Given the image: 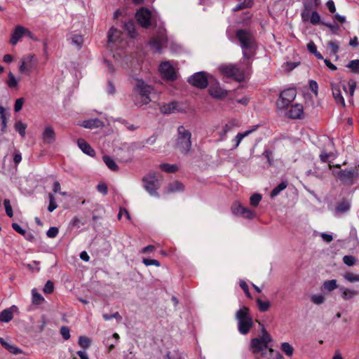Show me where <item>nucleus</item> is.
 <instances>
[{"label":"nucleus","mask_w":359,"mask_h":359,"mask_svg":"<svg viewBox=\"0 0 359 359\" xmlns=\"http://www.w3.org/2000/svg\"><path fill=\"white\" fill-rule=\"evenodd\" d=\"M153 90V88L146 84L144 81L137 80L132 95L135 104L140 107L149 104L151 102L150 95Z\"/></svg>","instance_id":"nucleus-1"},{"label":"nucleus","mask_w":359,"mask_h":359,"mask_svg":"<svg viewBox=\"0 0 359 359\" xmlns=\"http://www.w3.org/2000/svg\"><path fill=\"white\" fill-rule=\"evenodd\" d=\"M348 91L347 90V88L346 85L341 84V83H332L331 84V89L333 97L337 102V104L340 105L342 107H346L345 100L341 95V88H342L343 90L346 93L349 94L350 96V100L349 102H353V97L354 95V92L356 88V82L353 80H349L348 82Z\"/></svg>","instance_id":"nucleus-2"},{"label":"nucleus","mask_w":359,"mask_h":359,"mask_svg":"<svg viewBox=\"0 0 359 359\" xmlns=\"http://www.w3.org/2000/svg\"><path fill=\"white\" fill-rule=\"evenodd\" d=\"M236 37L241 44L244 57L250 58L255 52V40L252 34L245 30L240 29L236 32Z\"/></svg>","instance_id":"nucleus-3"},{"label":"nucleus","mask_w":359,"mask_h":359,"mask_svg":"<svg viewBox=\"0 0 359 359\" xmlns=\"http://www.w3.org/2000/svg\"><path fill=\"white\" fill-rule=\"evenodd\" d=\"M39 60L33 53L23 55L20 61L19 72L20 74L29 76L33 72H37Z\"/></svg>","instance_id":"nucleus-4"},{"label":"nucleus","mask_w":359,"mask_h":359,"mask_svg":"<svg viewBox=\"0 0 359 359\" xmlns=\"http://www.w3.org/2000/svg\"><path fill=\"white\" fill-rule=\"evenodd\" d=\"M238 320V329L241 334H246L252 327V318L249 314V309L243 306L236 314Z\"/></svg>","instance_id":"nucleus-5"},{"label":"nucleus","mask_w":359,"mask_h":359,"mask_svg":"<svg viewBox=\"0 0 359 359\" xmlns=\"http://www.w3.org/2000/svg\"><path fill=\"white\" fill-rule=\"evenodd\" d=\"M191 133L189 130H187L183 126L178 128L176 148L181 153L187 154L189 152L191 147Z\"/></svg>","instance_id":"nucleus-6"},{"label":"nucleus","mask_w":359,"mask_h":359,"mask_svg":"<svg viewBox=\"0 0 359 359\" xmlns=\"http://www.w3.org/2000/svg\"><path fill=\"white\" fill-rule=\"evenodd\" d=\"M271 341V336L265 330H262V336L259 338L252 339L250 344V349L253 353H260L262 356L266 354L269 343Z\"/></svg>","instance_id":"nucleus-7"},{"label":"nucleus","mask_w":359,"mask_h":359,"mask_svg":"<svg viewBox=\"0 0 359 359\" xmlns=\"http://www.w3.org/2000/svg\"><path fill=\"white\" fill-rule=\"evenodd\" d=\"M358 168L359 165L358 167L355 166L349 169L333 170L332 173L334 176L339 179L342 183L352 185L359 177Z\"/></svg>","instance_id":"nucleus-8"},{"label":"nucleus","mask_w":359,"mask_h":359,"mask_svg":"<svg viewBox=\"0 0 359 359\" xmlns=\"http://www.w3.org/2000/svg\"><path fill=\"white\" fill-rule=\"evenodd\" d=\"M160 174L154 172L148 174L142 179L144 189L151 196H159L157 190L160 187Z\"/></svg>","instance_id":"nucleus-9"},{"label":"nucleus","mask_w":359,"mask_h":359,"mask_svg":"<svg viewBox=\"0 0 359 359\" xmlns=\"http://www.w3.org/2000/svg\"><path fill=\"white\" fill-rule=\"evenodd\" d=\"M135 17L142 27L147 28L150 26L151 21L156 22L158 15L152 14L148 8L142 7L137 11Z\"/></svg>","instance_id":"nucleus-10"},{"label":"nucleus","mask_w":359,"mask_h":359,"mask_svg":"<svg viewBox=\"0 0 359 359\" xmlns=\"http://www.w3.org/2000/svg\"><path fill=\"white\" fill-rule=\"evenodd\" d=\"M219 71L226 77L233 79L237 81L245 79V75L243 69L233 65H223L219 67Z\"/></svg>","instance_id":"nucleus-11"},{"label":"nucleus","mask_w":359,"mask_h":359,"mask_svg":"<svg viewBox=\"0 0 359 359\" xmlns=\"http://www.w3.org/2000/svg\"><path fill=\"white\" fill-rule=\"evenodd\" d=\"M296 90L294 88H289L283 90L277 101L278 109H285L296 97Z\"/></svg>","instance_id":"nucleus-12"},{"label":"nucleus","mask_w":359,"mask_h":359,"mask_svg":"<svg viewBox=\"0 0 359 359\" xmlns=\"http://www.w3.org/2000/svg\"><path fill=\"white\" fill-rule=\"evenodd\" d=\"M301 17L303 22L309 21L313 25H318L323 22L320 14L316 11H311L309 5L306 4L304 5Z\"/></svg>","instance_id":"nucleus-13"},{"label":"nucleus","mask_w":359,"mask_h":359,"mask_svg":"<svg viewBox=\"0 0 359 359\" xmlns=\"http://www.w3.org/2000/svg\"><path fill=\"white\" fill-rule=\"evenodd\" d=\"M232 213L237 216L245 219H252L255 217V213L249 208L244 207L239 202H235L231 206Z\"/></svg>","instance_id":"nucleus-14"},{"label":"nucleus","mask_w":359,"mask_h":359,"mask_svg":"<svg viewBox=\"0 0 359 359\" xmlns=\"http://www.w3.org/2000/svg\"><path fill=\"white\" fill-rule=\"evenodd\" d=\"M165 32V30L163 28H161L156 36L150 41L149 45L154 51L159 53L163 47L165 46L167 37Z\"/></svg>","instance_id":"nucleus-15"},{"label":"nucleus","mask_w":359,"mask_h":359,"mask_svg":"<svg viewBox=\"0 0 359 359\" xmlns=\"http://www.w3.org/2000/svg\"><path fill=\"white\" fill-rule=\"evenodd\" d=\"M189 83L199 88H205L208 86V78L205 72L195 73L188 79Z\"/></svg>","instance_id":"nucleus-16"},{"label":"nucleus","mask_w":359,"mask_h":359,"mask_svg":"<svg viewBox=\"0 0 359 359\" xmlns=\"http://www.w3.org/2000/svg\"><path fill=\"white\" fill-rule=\"evenodd\" d=\"M162 76L167 80H175L177 77L175 71L169 62H163L159 66Z\"/></svg>","instance_id":"nucleus-17"},{"label":"nucleus","mask_w":359,"mask_h":359,"mask_svg":"<svg viewBox=\"0 0 359 359\" xmlns=\"http://www.w3.org/2000/svg\"><path fill=\"white\" fill-rule=\"evenodd\" d=\"M285 116L289 118L300 119L304 116L303 106L300 104H292L286 111Z\"/></svg>","instance_id":"nucleus-18"},{"label":"nucleus","mask_w":359,"mask_h":359,"mask_svg":"<svg viewBox=\"0 0 359 359\" xmlns=\"http://www.w3.org/2000/svg\"><path fill=\"white\" fill-rule=\"evenodd\" d=\"M25 29L26 27L18 25L15 26V29H13L11 37V43L12 45H16L19 40L25 36Z\"/></svg>","instance_id":"nucleus-19"},{"label":"nucleus","mask_w":359,"mask_h":359,"mask_svg":"<svg viewBox=\"0 0 359 359\" xmlns=\"http://www.w3.org/2000/svg\"><path fill=\"white\" fill-rule=\"evenodd\" d=\"M18 310V307L15 305L3 310L0 313V322L3 323H8L10 322L13 318L14 313L17 312Z\"/></svg>","instance_id":"nucleus-20"},{"label":"nucleus","mask_w":359,"mask_h":359,"mask_svg":"<svg viewBox=\"0 0 359 359\" xmlns=\"http://www.w3.org/2000/svg\"><path fill=\"white\" fill-rule=\"evenodd\" d=\"M42 139L44 143L50 144L55 140V133L51 126H46L42 133Z\"/></svg>","instance_id":"nucleus-21"},{"label":"nucleus","mask_w":359,"mask_h":359,"mask_svg":"<svg viewBox=\"0 0 359 359\" xmlns=\"http://www.w3.org/2000/svg\"><path fill=\"white\" fill-rule=\"evenodd\" d=\"M257 128H258V126H254L252 129L245 130V132H243V133H238L236 135V136L235 137V138L232 140L233 142H235L233 149L237 148L239 146L241 141L243 140V139L245 138V137L248 136L250 134H251L254 131H255L257 129Z\"/></svg>","instance_id":"nucleus-22"},{"label":"nucleus","mask_w":359,"mask_h":359,"mask_svg":"<svg viewBox=\"0 0 359 359\" xmlns=\"http://www.w3.org/2000/svg\"><path fill=\"white\" fill-rule=\"evenodd\" d=\"M77 144H78L79 147L86 154H87L90 156H94L95 155V150L84 140H83V139L78 140Z\"/></svg>","instance_id":"nucleus-23"},{"label":"nucleus","mask_w":359,"mask_h":359,"mask_svg":"<svg viewBox=\"0 0 359 359\" xmlns=\"http://www.w3.org/2000/svg\"><path fill=\"white\" fill-rule=\"evenodd\" d=\"M81 126L86 128L93 129L102 127L104 123L100 119L94 118L83 121Z\"/></svg>","instance_id":"nucleus-24"},{"label":"nucleus","mask_w":359,"mask_h":359,"mask_svg":"<svg viewBox=\"0 0 359 359\" xmlns=\"http://www.w3.org/2000/svg\"><path fill=\"white\" fill-rule=\"evenodd\" d=\"M209 93L212 97L217 99L222 98L227 95V92L219 86H210Z\"/></svg>","instance_id":"nucleus-25"},{"label":"nucleus","mask_w":359,"mask_h":359,"mask_svg":"<svg viewBox=\"0 0 359 359\" xmlns=\"http://www.w3.org/2000/svg\"><path fill=\"white\" fill-rule=\"evenodd\" d=\"M236 126L234 122H229L226 123L223 128L218 132L219 138L218 141H222L226 139V134L231 131L233 128Z\"/></svg>","instance_id":"nucleus-26"},{"label":"nucleus","mask_w":359,"mask_h":359,"mask_svg":"<svg viewBox=\"0 0 359 359\" xmlns=\"http://www.w3.org/2000/svg\"><path fill=\"white\" fill-rule=\"evenodd\" d=\"M339 290L341 292V297L344 300H350L358 294L355 290H351L344 287H339Z\"/></svg>","instance_id":"nucleus-27"},{"label":"nucleus","mask_w":359,"mask_h":359,"mask_svg":"<svg viewBox=\"0 0 359 359\" xmlns=\"http://www.w3.org/2000/svg\"><path fill=\"white\" fill-rule=\"evenodd\" d=\"M121 34V33L119 30H118L116 28L111 27L108 32L109 45L110 43L116 42L118 40Z\"/></svg>","instance_id":"nucleus-28"},{"label":"nucleus","mask_w":359,"mask_h":359,"mask_svg":"<svg viewBox=\"0 0 359 359\" xmlns=\"http://www.w3.org/2000/svg\"><path fill=\"white\" fill-rule=\"evenodd\" d=\"M184 189V186L182 183L178 181H175L172 183H170L166 188V193H175L181 191Z\"/></svg>","instance_id":"nucleus-29"},{"label":"nucleus","mask_w":359,"mask_h":359,"mask_svg":"<svg viewBox=\"0 0 359 359\" xmlns=\"http://www.w3.org/2000/svg\"><path fill=\"white\" fill-rule=\"evenodd\" d=\"M337 287L338 285L334 279L325 280L323 284V290L328 292L334 290Z\"/></svg>","instance_id":"nucleus-30"},{"label":"nucleus","mask_w":359,"mask_h":359,"mask_svg":"<svg viewBox=\"0 0 359 359\" xmlns=\"http://www.w3.org/2000/svg\"><path fill=\"white\" fill-rule=\"evenodd\" d=\"M350 207L351 204L349 201H348L347 200H343L337 205L336 212L341 214L344 213L350 209Z\"/></svg>","instance_id":"nucleus-31"},{"label":"nucleus","mask_w":359,"mask_h":359,"mask_svg":"<svg viewBox=\"0 0 359 359\" xmlns=\"http://www.w3.org/2000/svg\"><path fill=\"white\" fill-rule=\"evenodd\" d=\"M19 79H18L15 75L11 72L8 74V80L6 84L11 88H18Z\"/></svg>","instance_id":"nucleus-32"},{"label":"nucleus","mask_w":359,"mask_h":359,"mask_svg":"<svg viewBox=\"0 0 359 359\" xmlns=\"http://www.w3.org/2000/svg\"><path fill=\"white\" fill-rule=\"evenodd\" d=\"M308 50L313 54L318 59L323 60V57L320 52L317 50L316 46L315 43L312 41L308 43L307 44Z\"/></svg>","instance_id":"nucleus-33"},{"label":"nucleus","mask_w":359,"mask_h":359,"mask_svg":"<svg viewBox=\"0 0 359 359\" xmlns=\"http://www.w3.org/2000/svg\"><path fill=\"white\" fill-rule=\"evenodd\" d=\"M103 161H104V163L107 165V166L111 170H112V171L118 170V167L112 158H111L108 156H103Z\"/></svg>","instance_id":"nucleus-34"},{"label":"nucleus","mask_w":359,"mask_h":359,"mask_svg":"<svg viewBox=\"0 0 359 359\" xmlns=\"http://www.w3.org/2000/svg\"><path fill=\"white\" fill-rule=\"evenodd\" d=\"M343 278L350 283L359 282V274L346 272L342 275Z\"/></svg>","instance_id":"nucleus-35"},{"label":"nucleus","mask_w":359,"mask_h":359,"mask_svg":"<svg viewBox=\"0 0 359 359\" xmlns=\"http://www.w3.org/2000/svg\"><path fill=\"white\" fill-rule=\"evenodd\" d=\"M27 127V124L22 123L20 121H17L14 126L15 130L19 133L20 135L22 137H24L25 136Z\"/></svg>","instance_id":"nucleus-36"},{"label":"nucleus","mask_w":359,"mask_h":359,"mask_svg":"<svg viewBox=\"0 0 359 359\" xmlns=\"http://www.w3.org/2000/svg\"><path fill=\"white\" fill-rule=\"evenodd\" d=\"M264 357L267 359H284L283 355L278 351H273L272 348H269L266 351V354Z\"/></svg>","instance_id":"nucleus-37"},{"label":"nucleus","mask_w":359,"mask_h":359,"mask_svg":"<svg viewBox=\"0 0 359 359\" xmlns=\"http://www.w3.org/2000/svg\"><path fill=\"white\" fill-rule=\"evenodd\" d=\"M162 171L168 173H173L177 170V166L175 164L163 163L160 165Z\"/></svg>","instance_id":"nucleus-38"},{"label":"nucleus","mask_w":359,"mask_h":359,"mask_svg":"<svg viewBox=\"0 0 359 359\" xmlns=\"http://www.w3.org/2000/svg\"><path fill=\"white\" fill-rule=\"evenodd\" d=\"M32 302L36 304H39L44 301V298L41 294L37 292V290L34 288L32 290Z\"/></svg>","instance_id":"nucleus-39"},{"label":"nucleus","mask_w":359,"mask_h":359,"mask_svg":"<svg viewBox=\"0 0 359 359\" xmlns=\"http://www.w3.org/2000/svg\"><path fill=\"white\" fill-rule=\"evenodd\" d=\"M78 344L79 346L86 350L88 348L90 345V339L87 337L81 336L79 338Z\"/></svg>","instance_id":"nucleus-40"},{"label":"nucleus","mask_w":359,"mask_h":359,"mask_svg":"<svg viewBox=\"0 0 359 359\" xmlns=\"http://www.w3.org/2000/svg\"><path fill=\"white\" fill-rule=\"evenodd\" d=\"M125 29L128 32L131 38H135L136 36V32L135 29V25L133 22L129 21L125 23L124 25Z\"/></svg>","instance_id":"nucleus-41"},{"label":"nucleus","mask_w":359,"mask_h":359,"mask_svg":"<svg viewBox=\"0 0 359 359\" xmlns=\"http://www.w3.org/2000/svg\"><path fill=\"white\" fill-rule=\"evenodd\" d=\"M287 187V183L285 182H280L277 187H276L271 192V196L272 198L276 196L279 193L284 190Z\"/></svg>","instance_id":"nucleus-42"},{"label":"nucleus","mask_w":359,"mask_h":359,"mask_svg":"<svg viewBox=\"0 0 359 359\" xmlns=\"http://www.w3.org/2000/svg\"><path fill=\"white\" fill-rule=\"evenodd\" d=\"M253 4L252 0H245L243 2L238 4L233 8V11H238L246 8H250Z\"/></svg>","instance_id":"nucleus-43"},{"label":"nucleus","mask_w":359,"mask_h":359,"mask_svg":"<svg viewBox=\"0 0 359 359\" xmlns=\"http://www.w3.org/2000/svg\"><path fill=\"white\" fill-rule=\"evenodd\" d=\"M281 350L289 357L292 355L294 351L293 347L287 342L281 344Z\"/></svg>","instance_id":"nucleus-44"},{"label":"nucleus","mask_w":359,"mask_h":359,"mask_svg":"<svg viewBox=\"0 0 359 359\" xmlns=\"http://www.w3.org/2000/svg\"><path fill=\"white\" fill-rule=\"evenodd\" d=\"M348 68H349L352 72L356 74L359 73V60H353L350 61L346 65Z\"/></svg>","instance_id":"nucleus-45"},{"label":"nucleus","mask_w":359,"mask_h":359,"mask_svg":"<svg viewBox=\"0 0 359 359\" xmlns=\"http://www.w3.org/2000/svg\"><path fill=\"white\" fill-rule=\"evenodd\" d=\"M311 300L313 304L316 305H320L323 304L325 299L323 294H318L311 295Z\"/></svg>","instance_id":"nucleus-46"},{"label":"nucleus","mask_w":359,"mask_h":359,"mask_svg":"<svg viewBox=\"0 0 359 359\" xmlns=\"http://www.w3.org/2000/svg\"><path fill=\"white\" fill-rule=\"evenodd\" d=\"M257 303L259 307V311L264 312L266 311L269 307H270V303L269 302H264L261 300L260 299H257Z\"/></svg>","instance_id":"nucleus-47"},{"label":"nucleus","mask_w":359,"mask_h":359,"mask_svg":"<svg viewBox=\"0 0 359 359\" xmlns=\"http://www.w3.org/2000/svg\"><path fill=\"white\" fill-rule=\"evenodd\" d=\"M83 42V36L79 34H74L72 37V43L76 46L78 48H81Z\"/></svg>","instance_id":"nucleus-48"},{"label":"nucleus","mask_w":359,"mask_h":359,"mask_svg":"<svg viewBox=\"0 0 359 359\" xmlns=\"http://www.w3.org/2000/svg\"><path fill=\"white\" fill-rule=\"evenodd\" d=\"M4 205L7 216L9 217H12L13 216V212L12 207L11 205L10 201L8 199H5L4 201Z\"/></svg>","instance_id":"nucleus-49"},{"label":"nucleus","mask_w":359,"mask_h":359,"mask_svg":"<svg viewBox=\"0 0 359 359\" xmlns=\"http://www.w3.org/2000/svg\"><path fill=\"white\" fill-rule=\"evenodd\" d=\"M343 262L346 265L352 266L355 264L356 259L352 255H345L343 257Z\"/></svg>","instance_id":"nucleus-50"},{"label":"nucleus","mask_w":359,"mask_h":359,"mask_svg":"<svg viewBox=\"0 0 359 359\" xmlns=\"http://www.w3.org/2000/svg\"><path fill=\"white\" fill-rule=\"evenodd\" d=\"M262 200V196L259 194H254L250 198L251 205L257 206Z\"/></svg>","instance_id":"nucleus-51"},{"label":"nucleus","mask_w":359,"mask_h":359,"mask_svg":"<svg viewBox=\"0 0 359 359\" xmlns=\"http://www.w3.org/2000/svg\"><path fill=\"white\" fill-rule=\"evenodd\" d=\"M102 317L105 320H110L113 318H115L117 321H120L122 319V317L118 313V312H116L113 314L104 313L102 315Z\"/></svg>","instance_id":"nucleus-52"},{"label":"nucleus","mask_w":359,"mask_h":359,"mask_svg":"<svg viewBox=\"0 0 359 359\" xmlns=\"http://www.w3.org/2000/svg\"><path fill=\"white\" fill-rule=\"evenodd\" d=\"M48 198H49V205L48 207V210L49 212H51L57 208V205L56 203L55 202V198L52 194H49Z\"/></svg>","instance_id":"nucleus-53"},{"label":"nucleus","mask_w":359,"mask_h":359,"mask_svg":"<svg viewBox=\"0 0 359 359\" xmlns=\"http://www.w3.org/2000/svg\"><path fill=\"white\" fill-rule=\"evenodd\" d=\"M330 55H336L339 51V46L335 41H330L327 44Z\"/></svg>","instance_id":"nucleus-54"},{"label":"nucleus","mask_w":359,"mask_h":359,"mask_svg":"<svg viewBox=\"0 0 359 359\" xmlns=\"http://www.w3.org/2000/svg\"><path fill=\"white\" fill-rule=\"evenodd\" d=\"M177 106V103L175 102H171L168 104L167 106H163L161 108V111L163 113H172L174 111Z\"/></svg>","instance_id":"nucleus-55"},{"label":"nucleus","mask_w":359,"mask_h":359,"mask_svg":"<svg viewBox=\"0 0 359 359\" xmlns=\"http://www.w3.org/2000/svg\"><path fill=\"white\" fill-rule=\"evenodd\" d=\"M249 102V98L246 96H243V97L241 98H233V99H231V103L232 104H234V103H238V104H241L243 106H246Z\"/></svg>","instance_id":"nucleus-56"},{"label":"nucleus","mask_w":359,"mask_h":359,"mask_svg":"<svg viewBox=\"0 0 359 359\" xmlns=\"http://www.w3.org/2000/svg\"><path fill=\"white\" fill-rule=\"evenodd\" d=\"M59 230L57 227L52 226L46 232V235L48 238H55L58 234Z\"/></svg>","instance_id":"nucleus-57"},{"label":"nucleus","mask_w":359,"mask_h":359,"mask_svg":"<svg viewBox=\"0 0 359 359\" xmlns=\"http://www.w3.org/2000/svg\"><path fill=\"white\" fill-rule=\"evenodd\" d=\"M53 289H54L53 283L50 280H48L44 285L43 292H44V293L50 294V293L53 292Z\"/></svg>","instance_id":"nucleus-58"},{"label":"nucleus","mask_w":359,"mask_h":359,"mask_svg":"<svg viewBox=\"0 0 359 359\" xmlns=\"http://www.w3.org/2000/svg\"><path fill=\"white\" fill-rule=\"evenodd\" d=\"M24 102H25L24 98L21 97V98L17 99L15 100V105H14L15 111H16V112L20 111L22 109Z\"/></svg>","instance_id":"nucleus-59"},{"label":"nucleus","mask_w":359,"mask_h":359,"mask_svg":"<svg viewBox=\"0 0 359 359\" xmlns=\"http://www.w3.org/2000/svg\"><path fill=\"white\" fill-rule=\"evenodd\" d=\"M60 334L63 339L67 340L70 338V332L68 327L63 326L60 328Z\"/></svg>","instance_id":"nucleus-60"},{"label":"nucleus","mask_w":359,"mask_h":359,"mask_svg":"<svg viewBox=\"0 0 359 359\" xmlns=\"http://www.w3.org/2000/svg\"><path fill=\"white\" fill-rule=\"evenodd\" d=\"M142 262L144 263V264L145 266H151V265H154L156 266H160V262L156 259L144 258V259H143Z\"/></svg>","instance_id":"nucleus-61"},{"label":"nucleus","mask_w":359,"mask_h":359,"mask_svg":"<svg viewBox=\"0 0 359 359\" xmlns=\"http://www.w3.org/2000/svg\"><path fill=\"white\" fill-rule=\"evenodd\" d=\"M239 285H240V287L243 289V290L245 293V294L250 297V294L248 286L247 283L244 280H241L239 282Z\"/></svg>","instance_id":"nucleus-62"},{"label":"nucleus","mask_w":359,"mask_h":359,"mask_svg":"<svg viewBox=\"0 0 359 359\" xmlns=\"http://www.w3.org/2000/svg\"><path fill=\"white\" fill-rule=\"evenodd\" d=\"M13 229L18 232V233L21 235H25L26 233V231L23 229L17 223H13L12 224Z\"/></svg>","instance_id":"nucleus-63"},{"label":"nucleus","mask_w":359,"mask_h":359,"mask_svg":"<svg viewBox=\"0 0 359 359\" xmlns=\"http://www.w3.org/2000/svg\"><path fill=\"white\" fill-rule=\"evenodd\" d=\"M97 189L99 192L102 193L104 195H106L108 192L107 186L104 183L99 184L97 187Z\"/></svg>","instance_id":"nucleus-64"}]
</instances>
